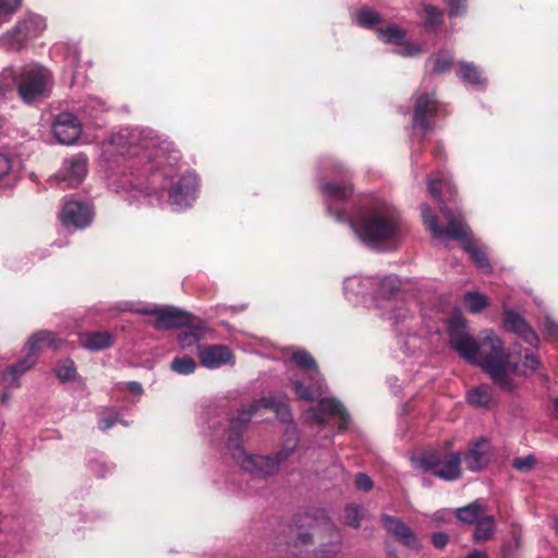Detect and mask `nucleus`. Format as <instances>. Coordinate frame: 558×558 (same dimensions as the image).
Here are the masks:
<instances>
[{"instance_id": "nucleus-1", "label": "nucleus", "mask_w": 558, "mask_h": 558, "mask_svg": "<svg viewBox=\"0 0 558 558\" xmlns=\"http://www.w3.org/2000/svg\"><path fill=\"white\" fill-rule=\"evenodd\" d=\"M107 151L126 156L128 167L150 174V186L169 191V204L173 210L180 211L191 206L195 198L198 185L197 177L186 172L175 182L172 178V168L180 159L179 151L173 144L161 140L153 130L124 129L113 134Z\"/></svg>"}, {"instance_id": "nucleus-2", "label": "nucleus", "mask_w": 558, "mask_h": 558, "mask_svg": "<svg viewBox=\"0 0 558 558\" xmlns=\"http://www.w3.org/2000/svg\"><path fill=\"white\" fill-rule=\"evenodd\" d=\"M327 205V211L337 221H349L355 235L366 245L379 247L395 244L401 233L402 225L399 211L383 201H375L363 206L354 216L348 218L341 205L352 195L353 189L349 183L325 182L320 186Z\"/></svg>"}, {"instance_id": "nucleus-3", "label": "nucleus", "mask_w": 558, "mask_h": 558, "mask_svg": "<svg viewBox=\"0 0 558 558\" xmlns=\"http://www.w3.org/2000/svg\"><path fill=\"white\" fill-rule=\"evenodd\" d=\"M262 408L275 411L281 421L290 420L287 403L276 402L271 398H262L252 402L248 408L241 409L236 416L231 418L227 439V449L234 462L255 478H266L274 475L299 445L295 427L288 426L282 448L278 452L271 456L247 453L241 444L240 436L252 420L253 414Z\"/></svg>"}, {"instance_id": "nucleus-4", "label": "nucleus", "mask_w": 558, "mask_h": 558, "mask_svg": "<svg viewBox=\"0 0 558 558\" xmlns=\"http://www.w3.org/2000/svg\"><path fill=\"white\" fill-rule=\"evenodd\" d=\"M450 345L471 364L478 365L501 389L512 390L511 375L519 371L518 362H512L505 353L504 342L492 330L485 331L477 342L468 331L465 319L454 314L448 319Z\"/></svg>"}, {"instance_id": "nucleus-5", "label": "nucleus", "mask_w": 558, "mask_h": 558, "mask_svg": "<svg viewBox=\"0 0 558 558\" xmlns=\"http://www.w3.org/2000/svg\"><path fill=\"white\" fill-rule=\"evenodd\" d=\"M278 538L295 558H344L341 531L322 510L299 515Z\"/></svg>"}, {"instance_id": "nucleus-6", "label": "nucleus", "mask_w": 558, "mask_h": 558, "mask_svg": "<svg viewBox=\"0 0 558 558\" xmlns=\"http://www.w3.org/2000/svg\"><path fill=\"white\" fill-rule=\"evenodd\" d=\"M440 213L447 221L446 229H442L428 205L421 206L422 218L426 229L432 233L433 238L445 241L447 239L460 240L465 243V251L470 254L476 267L484 272H490L492 265L487 258L485 251L470 239V228L460 215H456L448 206L440 204Z\"/></svg>"}, {"instance_id": "nucleus-7", "label": "nucleus", "mask_w": 558, "mask_h": 558, "mask_svg": "<svg viewBox=\"0 0 558 558\" xmlns=\"http://www.w3.org/2000/svg\"><path fill=\"white\" fill-rule=\"evenodd\" d=\"M0 77V94L16 86L20 97L26 104L48 97L52 84L51 73L39 64L24 65L17 72L4 69Z\"/></svg>"}, {"instance_id": "nucleus-8", "label": "nucleus", "mask_w": 558, "mask_h": 558, "mask_svg": "<svg viewBox=\"0 0 558 558\" xmlns=\"http://www.w3.org/2000/svg\"><path fill=\"white\" fill-rule=\"evenodd\" d=\"M292 360L301 368L291 377L292 388L301 400L313 401L322 396L323 377L314 357L303 349H296L292 353Z\"/></svg>"}, {"instance_id": "nucleus-9", "label": "nucleus", "mask_w": 558, "mask_h": 558, "mask_svg": "<svg viewBox=\"0 0 558 558\" xmlns=\"http://www.w3.org/2000/svg\"><path fill=\"white\" fill-rule=\"evenodd\" d=\"M416 468L424 472H432L445 481H456L461 476V456L459 452H449L444 456L435 451L422 453L412 460Z\"/></svg>"}, {"instance_id": "nucleus-10", "label": "nucleus", "mask_w": 558, "mask_h": 558, "mask_svg": "<svg viewBox=\"0 0 558 558\" xmlns=\"http://www.w3.org/2000/svg\"><path fill=\"white\" fill-rule=\"evenodd\" d=\"M136 313L150 315L156 317L154 327L158 330H168L190 325L192 323V315L187 312L181 311L177 307H146L137 308Z\"/></svg>"}, {"instance_id": "nucleus-11", "label": "nucleus", "mask_w": 558, "mask_h": 558, "mask_svg": "<svg viewBox=\"0 0 558 558\" xmlns=\"http://www.w3.org/2000/svg\"><path fill=\"white\" fill-rule=\"evenodd\" d=\"M306 416L308 420L316 423H324L328 417H339V428L344 429L349 424V415L343 405L333 398H325L319 400L316 407L307 410Z\"/></svg>"}, {"instance_id": "nucleus-12", "label": "nucleus", "mask_w": 558, "mask_h": 558, "mask_svg": "<svg viewBox=\"0 0 558 558\" xmlns=\"http://www.w3.org/2000/svg\"><path fill=\"white\" fill-rule=\"evenodd\" d=\"M45 27L46 23L41 16L28 15L7 34L10 47L12 49H20L25 40L36 37Z\"/></svg>"}, {"instance_id": "nucleus-13", "label": "nucleus", "mask_w": 558, "mask_h": 558, "mask_svg": "<svg viewBox=\"0 0 558 558\" xmlns=\"http://www.w3.org/2000/svg\"><path fill=\"white\" fill-rule=\"evenodd\" d=\"M436 112L437 102L432 96L423 94L417 98L414 108L413 128L415 132L420 133V142L424 140L425 134L430 130L432 125L429 120Z\"/></svg>"}, {"instance_id": "nucleus-14", "label": "nucleus", "mask_w": 558, "mask_h": 558, "mask_svg": "<svg viewBox=\"0 0 558 558\" xmlns=\"http://www.w3.org/2000/svg\"><path fill=\"white\" fill-rule=\"evenodd\" d=\"M201 364L209 369H216L227 364H234V355L225 344L197 345Z\"/></svg>"}, {"instance_id": "nucleus-15", "label": "nucleus", "mask_w": 558, "mask_h": 558, "mask_svg": "<svg viewBox=\"0 0 558 558\" xmlns=\"http://www.w3.org/2000/svg\"><path fill=\"white\" fill-rule=\"evenodd\" d=\"M52 132L60 144L71 145L81 135V124L72 113L61 112L52 125Z\"/></svg>"}, {"instance_id": "nucleus-16", "label": "nucleus", "mask_w": 558, "mask_h": 558, "mask_svg": "<svg viewBox=\"0 0 558 558\" xmlns=\"http://www.w3.org/2000/svg\"><path fill=\"white\" fill-rule=\"evenodd\" d=\"M381 522L387 532L398 542L411 549L421 548V542L415 533L399 518L383 514Z\"/></svg>"}, {"instance_id": "nucleus-17", "label": "nucleus", "mask_w": 558, "mask_h": 558, "mask_svg": "<svg viewBox=\"0 0 558 558\" xmlns=\"http://www.w3.org/2000/svg\"><path fill=\"white\" fill-rule=\"evenodd\" d=\"M386 311L385 315L391 325L400 332L408 331L411 322L414 319L413 313L408 308L404 301H388V304H383Z\"/></svg>"}, {"instance_id": "nucleus-18", "label": "nucleus", "mask_w": 558, "mask_h": 558, "mask_svg": "<svg viewBox=\"0 0 558 558\" xmlns=\"http://www.w3.org/2000/svg\"><path fill=\"white\" fill-rule=\"evenodd\" d=\"M90 210L87 205L81 202H66L61 213V220L64 226L84 228L90 222Z\"/></svg>"}, {"instance_id": "nucleus-19", "label": "nucleus", "mask_w": 558, "mask_h": 558, "mask_svg": "<svg viewBox=\"0 0 558 558\" xmlns=\"http://www.w3.org/2000/svg\"><path fill=\"white\" fill-rule=\"evenodd\" d=\"M505 328L517 333L526 343L536 347L538 343L537 333L527 325V323L517 313L508 311L504 318Z\"/></svg>"}, {"instance_id": "nucleus-20", "label": "nucleus", "mask_w": 558, "mask_h": 558, "mask_svg": "<svg viewBox=\"0 0 558 558\" xmlns=\"http://www.w3.org/2000/svg\"><path fill=\"white\" fill-rule=\"evenodd\" d=\"M87 172V158L80 154L64 161V173L62 180L66 182V186H77Z\"/></svg>"}, {"instance_id": "nucleus-21", "label": "nucleus", "mask_w": 558, "mask_h": 558, "mask_svg": "<svg viewBox=\"0 0 558 558\" xmlns=\"http://www.w3.org/2000/svg\"><path fill=\"white\" fill-rule=\"evenodd\" d=\"M490 446L484 438L477 440L466 452L464 462L471 471H478L485 468L489 461Z\"/></svg>"}, {"instance_id": "nucleus-22", "label": "nucleus", "mask_w": 558, "mask_h": 558, "mask_svg": "<svg viewBox=\"0 0 558 558\" xmlns=\"http://www.w3.org/2000/svg\"><path fill=\"white\" fill-rule=\"evenodd\" d=\"M62 344L61 339L57 338L53 333L41 330L28 338L27 341V350L31 353H35L38 355L39 352L45 350L46 348H50L52 350H58Z\"/></svg>"}, {"instance_id": "nucleus-23", "label": "nucleus", "mask_w": 558, "mask_h": 558, "mask_svg": "<svg viewBox=\"0 0 558 558\" xmlns=\"http://www.w3.org/2000/svg\"><path fill=\"white\" fill-rule=\"evenodd\" d=\"M37 362V355L28 351L25 359L10 366L3 374V380L11 387H19V378L31 369Z\"/></svg>"}, {"instance_id": "nucleus-24", "label": "nucleus", "mask_w": 558, "mask_h": 558, "mask_svg": "<svg viewBox=\"0 0 558 558\" xmlns=\"http://www.w3.org/2000/svg\"><path fill=\"white\" fill-rule=\"evenodd\" d=\"M194 320L195 318L192 317V323L186 325L189 329L178 335V342L182 349H187L197 344L203 339L204 333L207 330L203 323L197 322L195 324Z\"/></svg>"}, {"instance_id": "nucleus-25", "label": "nucleus", "mask_w": 558, "mask_h": 558, "mask_svg": "<svg viewBox=\"0 0 558 558\" xmlns=\"http://www.w3.org/2000/svg\"><path fill=\"white\" fill-rule=\"evenodd\" d=\"M458 76L468 84H472L477 87H485L487 84L486 77L482 71L472 62L461 61L459 63Z\"/></svg>"}, {"instance_id": "nucleus-26", "label": "nucleus", "mask_w": 558, "mask_h": 558, "mask_svg": "<svg viewBox=\"0 0 558 558\" xmlns=\"http://www.w3.org/2000/svg\"><path fill=\"white\" fill-rule=\"evenodd\" d=\"M81 343L89 351H99L112 344V337L107 331L86 332L81 336Z\"/></svg>"}, {"instance_id": "nucleus-27", "label": "nucleus", "mask_w": 558, "mask_h": 558, "mask_svg": "<svg viewBox=\"0 0 558 558\" xmlns=\"http://www.w3.org/2000/svg\"><path fill=\"white\" fill-rule=\"evenodd\" d=\"M374 284L371 278L351 277L344 280L343 291L345 296L351 300L354 296L364 295Z\"/></svg>"}, {"instance_id": "nucleus-28", "label": "nucleus", "mask_w": 558, "mask_h": 558, "mask_svg": "<svg viewBox=\"0 0 558 558\" xmlns=\"http://www.w3.org/2000/svg\"><path fill=\"white\" fill-rule=\"evenodd\" d=\"M493 401V392L488 386L476 387L468 393V402L474 407L486 408Z\"/></svg>"}, {"instance_id": "nucleus-29", "label": "nucleus", "mask_w": 558, "mask_h": 558, "mask_svg": "<svg viewBox=\"0 0 558 558\" xmlns=\"http://www.w3.org/2000/svg\"><path fill=\"white\" fill-rule=\"evenodd\" d=\"M428 191L432 196L435 198H439L441 195V191H445L450 196L456 194V187L452 182L446 178L444 174L440 177L428 179Z\"/></svg>"}, {"instance_id": "nucleus-30", "label": "nucleus", "mask_w": 558, "mask_h": 558, "mask_svg": "<svg viewBox=\"0 0 558 558\" xmlns=\"http://www.w3.org/2000/svg\"><path fill=\"white\" fill-rule=\"evenodd\" d=\"M495 531V521L492 515H486L476 521L473 537L476 542H484L492 537Z\"/></svg>"}, {"instance_id": "nucleus-31", "label": "nucleus", "mask_w": 558, "mask_h": 558, "mask_svg": "<svg viewBox=\"0 0 558 558\" xmlns=\"http://www.w3.org/2000/svg\"><path fill=\"white\" fill-rule=\"evenodd\" d=\"M400 290V280L397 276H387L379 282L378 293L385 300L384 304H388V301H392L391 296L398 293Z\"/></svg>"}, {"instance_id": "nucleus-32", "label": "nucleus", "mask_w": 558, "mask_h": 558, "mask_svg": "<svg viewBox=\"0 0 558 558\" xmlns=\"http://www.w3.org/2000/svg\"><path fill=\"white\" fill-rule=\"evenodd\" d=\"M482 511L483 505L476 500L465 507L457 509V518L463 523H473L478 519Z\"/></svg>"}, {"instance_id": "nucleus-33", "label": "nucleus", "mask_w": 558, "mask_h": 558, "mask_svg": "<svg viewBox=\"0 0 558 558\" xmlns=\"http://www.w3.org/2000/svg\"><path fill=\"white\" fill-rule=\"evenodd\" d=\"M377 35L380 40L387 44H402L404 39V32L397 25L392 24L386 28H378Z\"/></svg>"}, {"instance_id": "nucleus-34", "label": "nucleus", "mask_w": 558, "mask_h": 558, "mask_svg": "<svg viewBox=\"0 0 558 558\" xmlns=\"http://www.w3.org/2000/svg\"><path fill=\"white\" fill-rule=\"evenodd\" d=\"M171 369L180 375H190L196 369V362L190 356H177L171 362Z\"/></svg>"}, {"instance_id": "nucleus-35", "label": "nucleus", "mask_w": 558, "mask_h": 558, "mask_svg": "<svg viewBox=\"0 0 558 558\" xmlns=\"http://www.w3.org/2000/svg\"><path fill=\"white\" fill-rule=\"evenodd\" d=\"M464 301L471 313H480L488 304L487 298L478 292L465 293Z\"/></svg>"}, {"instance_id": "nucleus-36", "label": "nucleus", "mask_w": 558, "mask_h": 558, "mask_svg": "<svg viewBox=\"0 0 558 558\" xmlns=\"http://www.w3.org/2000/svg\"><path fill=\"white\" fill-rule=\"evenodd\" d=\"M453 61V53L449 50H440L434 61L433 71L437 74L448 71Z\"/></svg>"}, {"instance_id": "nucleus-37", "label": "nucleus", "mask_w": 558, "mask_h": 558, "mask_svg": "<svg viewBox=\"0 0 558 558\" xmlns=\"http://www.w3.org/2000/svg\"><path fill=\"white\" fill-rule=\"evenodd\" d=\"M56 374L61 381L73 380L76 376L75 364L72 360L62 361L56 368Z\"/></svg>"}, {"instance_id": "nucleus-38", "label": "nucleus", "mask_w": 558, "mask_h": 558, "mask_svg": "<svg viewBox=\"0 0 558 558\" xmlns=\"http://www.w3.org/2000/svg\"><path fill=\"white\" fill-rule=\"evenodd\" d=\"M362 509L356 505H349L344 508V523L351 527L357 529L361 525Z\"/></svg>"}, {"instance_id": "nucleus-39", "label": "nucleus", "mask_w": 558, "mask_h": 558, "mask_svg": "<svg viewBox=\"0 0 558 558\" xmlns=\"http://www.w3.org/2000/svg\"><path fill=\"white\" fill-rule=\"evenodd\" d=\"M357 23L364 27H372L380 22V15L369 8H363L356 15Z\"/></svg>"}, {"instance_id": "nucleus-40", "label": "nucleus", "mask_w": 558, "mask_h": 558, "mask_svg": "<svg viewBox=\"0 0 558 558\" xmlns=\"http://www.w3.org/2000/svg\"><path fill=\"white\" fill-rule=\"evenodd\" d=\"M425 12V27L429 29H434L438 27L441 24V12L433 7V5H426L424 8Z\"/></svg>"}, {"instance_id": "nucleus-41", "label": "nucleus", "mask_w": 558, "mask_h": 558, "mask_svg": "<svg viewBox=\"0 0 558 558\" xmlns=\"http://www.w3.org/2000/svg\"><path fill=\"white\" fill-rule=\"evenodd\" d=\"M21 0H0V25L20 7Z\"/></svg>"}, {"instance_id": "nucleus-42", "label": "nucleus", "mask_w": 558, "mask_h": 558, "mask_svg": "<svg viewBox=\"0 0 558 558\" xmlns=\"http://www.w3.org/2000/svg\"><path fill=\"white\" fill-rule=\"evenodd\" d=\"M535 463V457L533 454H529L514 459L512 465L520 472H529L534 468Z\"/></svg>"}, {"instance_id": "nucleus-43", "label": "nucleus", "mask_w": 558, "mask_h": 558, "mask_svg": "<svg viewBox=\"0 0 558 558\" xmlns=\"http://www.w3.org/2000/svg\"><path fill=\"white\" fill-rule=\"evenodd\" d=\"M543 331L551 340L558 341V323L546 316L543 322Z\"/></svg>"}, {"instance_id": "nucleus-44", "label": "nucleus", "mask_w": 558, "mask_h": 558, "mask_svg": "<svg viewBox=\"0 0 558 558\" xmlns=\"http://www.w3.org/2000/svg\"><path fill=\"white\" fill-rule=\"evenodd\" d=\"M449 15H462L466 11V0H449Z\"/></svg>"}, {"instance_id": "nucleus-45", "label": "nucleus", "mask_w": 558, "mask_h": 558, "mask_svg": "<svg viewBox=\"0 0 558 558\" xmlns=\"http://www.w3.org/2000/svg\"><path fill=\"white\" fill-rule=\"evenodd\" d=\"M422 52V47L417 44L407 43L397 51L402 57H415Z\"/></svg>"}, {"instance_id": "nucleus-46", "label": "nucleus", "mask_w": 558, "mask_h": 558, "mask_svg": "<svg viewBox=\"0 0 558 558\" xmlns=\"http://www.w3.org/2000/svg\"><path fill=\"white\" fill-rule=\"evenodd\" d=\"M355 485L359 489L367 492L373 487V481L364 473H359L355 477Z\"/></svg>"}, {"instance_id": "nucleus-47", "label": "nucleus", "mask_w": 558, "mask_h": 558, "mask_svg": "<svg viewBox=\"0 0 558 558\" xmlns=\"http://www.w3.org/2000/svg\"><path fill=\"white\" fill-rule=\"evenodd\" d=\"M430 541L436 548L442 549L448 544L449 537L444 532H436L430 536Z\"/></svg>"}, {"instance_id": "nucleus-48", "label": "nucleus", "mask_w": 558, "mask_h": 558, "mask_svg": "<svg viewBox=\"0 0 558 558\" xmlns=\"http://www.w3.org/2000/svg\"><path fill=\"white\" fill-rule=\"evenodd\" d=\"M11 171V160L4 155L0 154V182L10 173Z\"/></svg>"}, {"instance_id": "nucleus-49", "label": "nucleus", "mask_w": 558, "mask_h": 558, "mask_svg": "<svg viewBox=\"0 0 558 558\" xmlns=\"http://www.w3.org/2000/svg\"><path fill=\"white\" fill-rule=\"evenodd\" d=\"M523 365L525 368H529L531 371H536L539 366V360H538L537 355H535L533 353H526L524 356Z\"/></svg>"}, {"instance_id": "nucleus-50", "label": "nucleus", "mask_w": 558, "mask_h": 558, "mask_svg": "<svg viewBox=\"0 0 558 558\" xmlns=\"http://www.w3.org/2000/svg\"><path fill=\"white\" fill-rule=\"evenodd\" d=\"M117 421H118L117 415L104 416L99 420V428L101 430H107V429L111 428Z\"/></svg>"}, {"instance_id": "nucleus-51", "label": "nucleus", "mask_w": 558, "mask_h": 558, "mask_svg": "<svg viewBox=\"0 0 558 558\" xmlns=\"http://www.w3.org/2000/svg\"><path fill=\"white\" fill-rule=\"evenodd\" d=\"M519 546V541L518 539H514V544H505L502 546V549H501V553H502V557L504 558H514L513 555H512V547H518Z\"/></svg>"}, {"instance_id": "nucleus-52", "label": "nucleus", "mask_w": 558, "mask_h": 558, "mask_svg": "<svg viewBox=\"0 0 558 558\" xmlns=\"http://www.w3.org/2000/svg\"><path fill=\"white\" fill-rule=\"evenodd\" d=\"M128 388L132 393L141 395L143 392V388L140 383L131 381L128 384Z\"/></svg>"}, {"instance_id": "nucleus-53", "label": "nucleus", "mask_w": 558, "mask_h": 558, "mask_svg": "<svg viewBox=\"0 0 558 558\" xmlns=\"http://www.w3.org/2000/svg\"><path fill=\"white\" fill-rule=\"evenodd\" d=\"M465 558H487V556L483 551L473 550Z\"/></svg>"}, {"instance_id": "nucleus-54", "label": "nucleus", "mask_w": 558, "mask_h": 558, "mask_svg": "<svg viewBox=\"0 0 558 558\" xmlns=\"http://www.w3.org/2000/svg\"><path fill=\"white\" fill-rule=\"evenodd\" d=\"M10 399H11V396H10V393H9V392H3V393L1 395V402H2L3 404H8V403H9V401H10Z\"/></svg>"}, {"instance_id": "nucleus-55", "label": "nucleus", "mask_w": 558, "mask_h": 558, "mask_svg": "<svg viewBox=\"0 0 558 558\" xmlns=\"http://www.w3.org/2000/svg\"><path fill=\"white\" fill-rule=\"evenodd\" d=\"M553 529L556 531V533L558 534V518H555L553 520Z\"/></svg>"}, {"instance_id": "nucleus-56", "label": "nucleus", "mask_w": 558, "mask_h": 558, "mask_svg": "<svg viewBox=\"0 0 558 558\" xmlns=\"http://www.w3.org/2000/svg\"><path fill=\"white\" fill-rule=\"evenodd\" d=\"M555 409L558 412V398L555 400Z\"/></svg>"}]
</instances>
